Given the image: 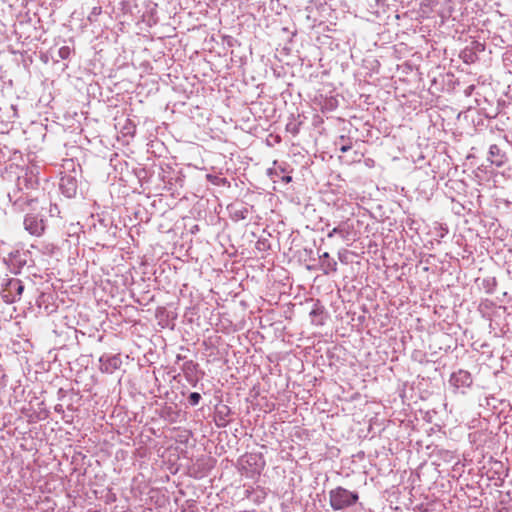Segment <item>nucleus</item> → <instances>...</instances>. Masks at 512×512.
<instances>
[{
  "label": "nucleus",
  "mask_w": 512,
  "mask_h": 512,
  "mask_svg": "<svg viewBox=\"0 0 512 512\" xmlns=\"http://www.w3.org/2000/svg\"><path fill=\"white\" fill-rule=\"evenodd\" d=\"M359 499L356 492L343 487H336L329 492V502L334 510H341L354 505Z\"/></svg>",
  "instance_id": "obj_1"
},
{
  "label": "nucleus",
  "mask_w": 512,
  "mask_h": 512,
  "mask_svg": "<svg viewBox=\"0 0 512 512\" xmlns=\"http://www.w3.org/2000/svg\"><path fill=\"white\" fill-rule=\"evenodd\" d=\"M24 227L31 235L41 236L45 231V222L39 215L27 214L24 218Z\"/></svg>",
  "instance_id": "obj_2"
},
{
  "label": "nucleus",
  "mask_w": 512,
  "mask_h": 512,
  "mask_svg": "<svg viewBox=\"0 0 512 512\" xmlns=\"http://www.w3.org/2000/svg\"><path fill=\"white\" fill-rule=\"evenodd\" d=\"M60 188L62 189L63 193H65L68 197H71L76 193L77 182L73 177H62L60 182Z\"/></svg>",
  "instance_id": "obj_3"
},
{
  "label": "nucleus",
  "mask_w": 512,
  "mask_h": 512,
  "mask_svg": "<svg viewBox=\"0 0 512 512\" xmlns=\"http://www.w3.org/2000/svg\"><path fill=\"white\" fill-rule=\"evenodd\" d=\"M451 381L456 386H459V385L470 386L472 383V377L468 371L459 370L458 372H456L452 375Z\"/></svg>",
  "instance_id": "obj_4"
},
{
  "label": "nucleus",
  "mask_w": 512,
  "mask_h": 512,
  "mask_svg": "<svg viewBox=\"0 0 512 512\" xmlns=\"http://www.w3.org/2000/svg\"><path fill=\"white\" fill-rule=\"evenodd\" d=\"M321 267L325 274H329L331 272H335L337 269V263L334 260H331L329 254L325 252L321 257Z\"/></svg>",
  "instance_id": "obj_5"
},
{
  "label": "nucleus",
  "mask_w": 512,
  "mask_h": 512,
  "mask_svg": "<svg viewBox=\"0 0 512 512\" xmlns=\"http://www.w3.org/2000/svg\"><path fill=\"white\" fill-rule=\"evenodd\" d=\"M489 154L491 156L490 160H491V162L493 164H496L497 166H501L502 165V163H503L502 157H499L500 156V149H499V147L496 144L490 146Z\"/></svg>",
  "instance_id": "obj_6"
},
{
  "label": "nucleus",
  "mask_w": 512,
  "mask_h": 512,
  "mask_svg": "<svg viewBox=\"0 0 512 512\" xmlns=\"http://www.w3.org/2000/svg\"><path fill=\"white\" fill-rule=\"evenodd\" d=\"M9 286V289L11 291H15L16 292V296L18 297V299H20V296L22 295L23 291H24V285L22 284V282L20 280H11L8 284Z\"/></svg>",
  "instance_id": "obj_7"
},
{
  "label": "nucleus",
  "mask_w": 512,
  "mask_h": 512,
  "mask_svg": "<svg viewBox=\"0 0 512 512\" xmlns=\"http://www.w3.org/2000/svg\"><path fill=\"white\" fill-rule=\"evenodd\" d=\"M437 4H438V0H422L421 9H424L425 7L431 9V8L435 7ZM423 11L426 12L425 10H423Z\"/></svg>",
  "instance_id": "obj_8"
},
{
  "label": "nucleus",
  "mask_w": 512,
  "mask_h": 512,
  "mask_svg": "<svg viewBox=\"0 0 512 512\" xmlns=\"http://www.w3.org/2000/svg\"><path fill=\"white\" fill-rule=\"evenodd\" d=\"M59 56L62 59H67L70 56V48L67 46H63L59 49Z\"/></svg>",
  "instance_id": "obj_9"
},
{
  "label": "nucleus",
  "mask_w": 512,
  "mask_h": 512,
  "mask_svg": "<svg viewBox=\"0 0 512 512\" xmlns=\"http://www.w3.org/2000/svg\"><path fill=\"white\" fill-rule=\"evenodd\" d=\"M200 399H201L200 394L196 393V392L191 393L189 396V402L192 405H197L199 403Z\"/></svg>",
  "instance_id": "obj_10"
},
{
  "label": "nucleus",
  "mask_w": 512,
  "mask_h": 512,
  "mask_svg": "<svg viewBox=\"0 0 512 512\" xmlns=\"http://www.w3.org/2000/svg\"><path fill=\"white\" fill-rule=\"evenodd\" d=\"M36 183L37 181L30 177L28 184H26V188H33Z\"/></svg>",
  "instance_id": "obj_11"
},
{
  "label": "nucleus",
  "mask_w": 512,
  "mask_h": 512,
  "mask_svg": "<svg viewBox=\"0 0 512 512\" xmlns=\"http://www.w3.org/2000/svg\"><path fill=\"white\" fill-rule=\"evenodd\" d=\"M350 149H351V145L347 144V145L341 146L340 151L342 153H345V152L349 151Z\"/></svg>",
  "instance_id": "obj_12"
},
{
  "label": "nucleus",
  "mask_w": 512,
  "mask_h": 512,
  "mask_svg": "<svg viewBox=\"0 0 512 512\" xmlns=\"http://www.w3.org/2000/svg\"><path fill=\"white\" fill-rule=\"evenodd\" d=\"M282 180H283L284 182H286V183H289V182H291V181H292V177H291V176H284V177L282 178Z\"/></svg>",
  "instance_id": "obj_13"
},
{
  "label": "nucleus",
  "mask_w": 512,
  "mask_h": 512,
  "mask_svg": "<svg viewBox=\"0 0 512 512\" xmlns=\"http://www.w3.org/2000/svg\"><path fill=\"white\" fill-rule=\"evenodd\" d=\"M318 313H321L318 309H314L311 311V315H317Z\"/></svg>",
  "instance_id": "obj_14"
},
{
  "label": "nucleus",
  "mask_w": 512,
  "mask_h": 512,
  "mask_svg": "<svg viewBox=\"0 0 512 512\" xmlns=\"http://www.w3.org/2000/svg\"><path fill=\"white\" fill-rule=\"evenodd\" d=\"M336 232H338V229L337 228H334L332 230V232L329 234V236L331 237L333 234H336Z\"/></svg>",
  "instance_id": "obj_15"
}]
</instances>
